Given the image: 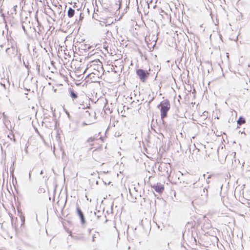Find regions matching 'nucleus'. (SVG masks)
Here are the masks:
<instances>
[{
	"label": "nucleus",
	"instance_id": "1",
	"mask_svg": "<svg viewBox=\"0 0 250 250\" xmlns=\"http://www.w3.org/2000/svg\"><path fill=\"white\" fill-rule=\"evenodd\" d=\"M101 141L98 139L90 137L85 143V147L89 150H96L102 148Z\"/></svg>",
	"mask_w": 250,
	"mask_h": 250
},
{
	"label": "nucleus",
	"instance_id": "2",
	"mask_svg": "<svg viewBox=\"0 0 250 250\" xmlns=\"http://www.w3.org/2000/svg\"><path fill=\"white\" fill-rule=\"evenodd\" d=\"M171 104L170 102L167 99H165L160 102L158 105L161 113V118L162 120L166 118L167 116V112L170 109Z\"/></svg>",
	"mask_w": 250,
	"mask_h": 250
},
{
	"label": "nucleus",
	"instance_id": "3",
	"mask_svg": "<svg viewBox=\"0 0 250 250\" xmlns=\"http://www.w3.org/2000/svg\"><path fill=\"white\" fill-rule=\"evenodd\" d=\"M158 170L163 176L169 177L171 173V165L170 163L162 162L160 163Z\"/></svg>",
	"mask_w": 250,
	"mask_h": 250
},
{
	"label": "nucleus",
	"instance_id": "4",
	"mask_svg": "<svg viewBox=\"0 0 250 250\" xmlns=\"http://www.w3.org/2000/svg\"><path fill=\"white\" fill-rule=\"evenodd\" d=\"M136 74L139 77L140 81L142 82H145L146 79L148 77L149 73L142 69H139L136 70Z\"/></svg>",
	"mask_w": 250,
	"mask_h": 250
},
{
	"label": "nucleus",
	"instance_id": "5",
	"mask_svg": "<svg viewBox=\"0 0 250 250\" xmlns=\"http://www.w3.org/2000/svg\"><path fill=\"white\" fill-rule=\"evenodd\" d=\"M6 53L9 58H13L17 55L18 50L15 47H11L6 49Z\"/></svg>",
	"mask_w": 250,
	"mask_h": 250
},
{
	"label": "nucleus",
	"instance_id": "6",
	"mask_svg": "<svg viewBox=\"0 0 250 250\" xmlns=\"http://www.w3.org/2000/svg\"><path fill=\"white\" fill-rule=\"evenodd\" d=\"M152 187L158 193L163 192L165 189L164 186L160 183H157L156 185L152 186Z\"/></svg>",
	"mask_w": 250,
	"mask_h": 250
},
{
	"label": "nucleus",
	"instance_id": "7",
	"mask_svg": "<svg viewBox=\"0 0 250 250\" xmlns=\"http://www.w3.org/2000/svg\"><path fill=\"white\" fill-rule=\"evenodd\" d=\"M77 212L79 216V217L81 218V222L83 224H84L85 223L84 215L83 214V213L82 212V210H81V208L80 207H78L77 208Z\"/></svg>",
	"mask_w": 250,
	"mask_h": 250
},
{
	"label": "nucleus",
	"instance_id": "8",
	"mask_svg": "<svg viewBox=\"0 0 250 250\" xmlns=\"http://www.w3.org/2000/svg\"><path fill=\"white\" fill-rule=\"evenodd\" d=\"M245 123L246 120L242 117H240L237 121V124L239 125H242L245 124Z\"/></svg>",
	"mask_w": 250,
	"mask_h": 250
},
{
	"label": "nucleus",
	"instance_id": "9",
	"mask_svg": "<svg viewBox=\"0 0 250 250\" xmlns=\"http://www.w3.org/2000/svg\"><path fill=\"white\" fill-rule=\"evenodd\" d=\"M75 11L72 8H69L68 10L67 15L68 17L72 18L74 15Z\"/></svg>",
	"mask_w": 250,
	"mask_h": 250
},
{
	"label": "nucleus",
	"instance_id": "10",
	"mask_svg": "<svg viewBox=\"0 0 250 250\" xmlns=\"http://www.w3.org/2000/svg\"><path fill=\"white\" fill-rule=\"evenodd\" d=\"M70 94L71 97L73 99H76L78 97L77 94L75 93L73 90H70Z\"/></svg>",
	"mask_w": 250,
	"mask_h": 250
},
{
	"label": "nucleus",
	"instance_id": "11",
	"mask_svg": "<svg viewBox=\"0 0 250 250\" xmlns=\"http://www.w3.org/2000/svg\"><path fill=\"white\" fill-rule=\"evenodd\" d=\"M45 189L43 188H39L38 190V192L40 193H41L42 192H45Z\"/></svg>",
	"mask_w": 250,
	"mask_h": 250
}]
</instances>
